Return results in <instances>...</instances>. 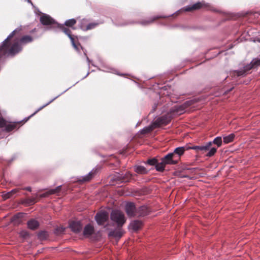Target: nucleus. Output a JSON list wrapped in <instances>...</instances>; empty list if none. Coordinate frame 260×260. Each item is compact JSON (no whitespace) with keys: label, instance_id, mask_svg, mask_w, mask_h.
<instances>
[{"label":"nucleus","instance_id":"4be33fe9","mask_svg":"<svg viewBox=\"0 0 260 260\" xmlns=\"http://www.w3.org/2000/svg\"><path fill=\"white\" fill-rule=\"evenodd\" d=\"M235 135L234 134H231L228 136H224L223 137V142L225 144H228L233 141L235 138Z\"/></svg>","mask_w":260,"mask_h":260},{"label":"nucleus","instance_id":"b1692460","mask_svg":"<svg viewBox=\"0 0 260 260\" xmlns=\"http://www.w3.org/2000/svg\"><path fill=\"white\" fill-rule=\"evenodd\" d=\"M109 235L116 238H120L122 235V232L120 230H113L110 232Z\"/></svg>","mask_w":260,"mask_h":260},{"label":"nucleus","instance_id":"6ab92c4d","mask_svg":"<svg viewBox=\"0 0 260 260\" xmlns=\"http://www.w3.org/2000/svg\"><path fill=\"white\" fill-rule=\"evenodd\" d=\"M39 225V223L38 221L35 219H31L27 222V226L29 229L31 230H35Z\"/></svg>","mask_w":260,"mask_h":260},{"label":"nucleus","instance_id":"5701e85b","mask_svg":"<svg viewBox=\"0 0 260 260\" xmlns=\"http://www.w3.org/2000/svg\"><path fill=\"white\" fill-rule=\"evenodd\" d=\"M167 16H156L149 20H145V21H142L141 22H140V23L142 25H149L150 24H151V23H152L155 19L158 18H165V17H166Z\"/></svg>","mask_w":260,"mask_h":260},{"label":"nucleus","instance_id":"20e7f679","mask_svg":"<svg viewBox=\"0 0 260 260\" xmlns=\"http://www.w3.org/2000/svg\"><path fill=\"white\" fill-rule=\"evenodd\" d=\"M57 26L58 27H59L62 30V31L66 35H67L69 37V38H70V39L71 41L73 46L77 51L79 52V47H81V49L83 51L84 54L86 58L87 61L88 62V63L89 64L90 60H89V58L87 57L85 51L83 50V48L80 45H79V46L78 45H77L75 43L74 39L73 37L72 36V35H71V31L70 29L66 27L63 25H59L58 24Z\"/></svg>","mask_w":260,"mask_h":260},{"label":"nucleus","instance_id":"a211bd4d","mask_svg":"<svg viewBox=\"0 0 260 260\" xmlns=\"http://www.w3.org/2000/svg\"><path fill=\"white\" fill-rule=\"evenodd\" d=\"M96 170L93 169L88 174L82 176V179H80V181L84 182L89 181L92 176L96 173Z\"/></svg>","mask_w":260,"mask_h":260},{"label":"nucleus","instance_id":"0eeeda50","mask_svg":"<svg viewBox=\"0 0 260 260\" xmlns=\"http://www.w3.org/2000/svg\"><path fill=\"white\" fill-rule=\"evenodd\" d=\"M108 214L105 211L98 212L95 216V219L99 225H103L108 220Z\"/></svg>","mask_w":260,"mask_h":260},{"label":"nucleus","instance_id":"cd10ccee","mask_svg":"<svg viewBox=\"0 0 260 260\" xmlns=\"http://www.w3.org/2000/svg\"><path fill=\"white\" fill-rule=\"evenodd\" d=\"M159 162H158L157 159L153 158L148 159L146 164L150 166H155V167L156 168V166L157 165H159Z\"/></svg>","mask_w":260,"mask_h":260},{"label":"nucleus","instance_id":"72a5a7b5","mask_svg":"<svg viewBox=\"0 0 260 260\" xmlns=\"http://www.w3.org/2000/svg\"><path fill=\"white\" fill-rule=\"evenodd\" d=\"M18 189H14L11 190L10 191L7 192L5 195H4V198L5 199H8L12 197V194L16 193L18 192Z\"/></svg>","mask_w":260,"mask_h":260},{"label":"nucleus","instance_id":"f03ea898","mask_svg":"<svg viewBox=\"0 0 260 260\" xmlns=\"http://www.w3.org/2000/svg\"><path fill=\"white\" fill-rule=\"evenodd\" d=\"M178 161V156H174L172 152L169 153L161 158V161L156 166V170L159 172H163L166 165H176Z\"/></svg>","mask_w":260,"mask_h":260},{"label":"nucleus","instance_id":"7c9ffc66","mask_svg":"<svg viewBox=\"0 0 260 260\" xmlns=\"http://www.w3.org/2000/svg\"><path fill=\"white\" fill-rule=\"evenodd\" d=\"M65 228L62 226H57L54 229V233L57 235H60L64 233Z\"/></svg>","mask_w":260,"mask_h":260},{"label":"nucleus","instance_id":"7ed1b4c3","mask_svg":"<svg viewBox=\"0 0 260 260\" xmlns=\"http://www.w3.org/2000/svg\"><path fill=\"white\" fill-rule=\"evenodd\" d=\"M111 220L116 223L118 227L122 226L126 219L123 212L118 210H113L110 215Z\"/></svg>","mask_w":260,"mask_h":260},{"label":"nucleus","instance_id":"c9c22d12","mask_svg":"<svg viewBox=\"0 0 260 260\" xmlns=\"http://www.w3.org/2000/svg\"><path fill=\"white\" fill-rule=\"evenodd\" d=\"M59 95H58L57 96H56L55 98H54V99H53L52 100H51L50 101H49L48 103H47V104H46L45 105H44V106H42L41 107H40L39 109H38L34 113H33L32 114H31L29 117L27 118V119L26 120V121H27L28 118L29 117H30L31 116H33L34 115H35L37 112H38L39 111H40L41 109H43V108H44L45 107H46V106H47L48 105H49L50 103H51L52 102H53L55 99H56L58 96H59Z\"/></svg>","mask_w":260,"mask_h":260},{"label":"nucleus","instance_id":"6e6552de","mask_svg":"<svg viewBox=\"0 0 260 260\" xmlns=\"http://www.w3.org/2000/svg\"><path fill=\"white\" fill-rule=\"evenodd\" d=\"M125 211L129 217L137 216V210L133 203H127L125 205Z\"/></svg>","mask_w":260,"mask_h":260},{"label":"nucleus","instance_id":"2eb2a0df","mask_svg":"<svg viewBox=\"0 0 260 260\" xmlns=\"http://www.w3.org/2000/svg\"><path fill=\"white\" fill-rule=\"evenodd\" d=\"M188 150V147L186 146L184 147H179L176 148L172 153L174 154V156H176L179 157V160L180 159V157L183 155L185 150Z\"/></svg>","mask_w":260,"mask_h":260},{"label":"nucleus","instance_id":"49530a36","mask_svg":"<svg viewBox=\"0 0 260 260\" xmlns=\"http://www.w3.org/2000/svg\"><path fill=\"white\" fill-rule=\"evenodd\" d=\"M35 30H36V28H34V29L32 30V32H34Z\"/></svg>","mask_w":260,"mask_h":260},{"label":"nucleus","instance_id":"f8f14e48","mask_svg":"<svg viewBox=\"0 0 260 260\" xmlns=\"http://www.w3.org/2000/svg\"><path fill=\"white\" fill-rule=\"evenodd\" d=\"M212 144L211 141L207 142L204 145L201 146H194L192 147H188V149H192L197 151H206L209 150L210 147Z\"/></svg>","mask_w":260,"mask_h":260},{"label":"nucleus","instance_id":"e433bc0d","mask_svg":"<svg viewBox=\"0 0 260 260\" xmlns=\"http://www.w3.org/2000/svg\"><path fill=\"white\" fill-rule=\"evenodd\" d=\"M217 148L215 147H212L209 150V151L207 153L206 156L208 157H211L215 154Z\"/></svg>","mask_w":260,"mask_h":260},{"label":"nucleus","instance_id":"412c9836","mask_svg":"<svg viewBox=\"0 0 260 260\" xmlns=\"http://www.w3.org/2000/svg\"><path fill=\"white\" fill-rule=\"evenodd\" d=\"M155 127H156L154 126L153 123L152 125L144 127L140 131V133L141 134L143 135L146 134L151 132Z\"/></svg>","mask_w":260,"mask_h":260},{"label":"nucleus","instance_id":"9b49d317","mask_svg":"<svg viewBox=\"0 0 260 260\" xmlns=\"http://www.w3.org/2000/svg\"><path fill=\"white\" fill-rule=\"evenodd\" d=\"M142 226V222L139 220L132 221L129 225V229L133 232L139 230Z\"/></svg>","mask_w":260,"mask_h":260},{"label":"nucleus","instance_id":"393cba45","mask_svg":"<svg viewBox=\"0 0 260 260\" xmlns=\"http://www.w3.org/2000/svg\"><path fill=\"white\" fill-rule=\"evenodd\" d=\"M33 40L32 38L30 36H23L20 40L21 44H26L32 42Z\"/></svg>","mask_w":260,"mask_h":260},{"label":"nucleus","instance_id":"bb28decb","mask_svg":"<svg viewBox=\"0 0 260 260\" xmlns=\"http://www.w3.org/2000/svg\"><path fill=\"white\" fill-rule=\"evenodd\" d=\"M88 20L86 19H83L81 20L80 23V27L81 29L83 30H87L86 27H87L88 25Z\"/></svg>","mask_w":260,"mask_h":260},{"label":"nucleus","instance_id":"c756f323","mask_svg":"<svg viewBox=\"0 0 260 260\" xmlns=\"http://www.w3.org/2000/svg\"><path fill=\"white\" fill-rule=\"evenodd\" d=\"M222 138L221 137H216L213 141L212 142V144H214L217 146L218 147L221 146L222 144Z\"/></svg>","mask_w":260,"mask_h":260},{"label":"nucleus","instance_id":"4468645a","mask_svg":"<svg viewBox=\"0 0 260 260\" xmlns=\"http://www.w3.org/2000/svg\"><path fill=\"white\" fill-rule=\"evenodd\" d=\"M70 227L72 231L75 233H79L82 230V224L79 221H73L70 224Z\"/></svg>","mask_w":260,"mask_h":260},{"label":"nucleus","instance_id":"a19ab883","mask_svg":"<svg viewBox=\"0 0 260 260\" xmlns=\"http://www.w3.org/2000/svg\"><path fill=\"white\" fill-rule=\"evenodd\" d=\"M24 190H27L28 191H31V188L29 186H28V187H24L23 188Z\"/></svg>","mask_w":260,"mask_h":260},{"label":"nucleus","instance_id":"2f4dec72","mask_svg":"<svg viewBox=\"0 0 260 260\" xmlns=\"http://www.w3.org/2000/svg\"><path fill=\"white\" fill-rule=\"evenodd\" d=\"M48 236V233L46 231H41L38 234V238L41 240H44L47 238Z\"/></svg>","mask_w":260,"mask_h":260},{"label":"nucleus","instance_id":"a18cd8bd","mask_svg":"<svg viewBox=\"0 0 260 260\" xmlns=\"http://www.w3.org/2000/svg\"><path fill=\"white\" fill-rule=\"evenodd\" d=\"M257 41L258 42H260V38H258V39H257Z\"/></svg>","mask_w":260,"mask_h":260},{"label":"nucleus","instance_id":"4c0bfd02","mask_svg":"<svg viewBox=\"0 0 260 260\" xmlns=\"http://www.w3.org/2000/svg\"><path fill=\"white\" fill-rule=\"evenodd\" d=\"M98 25V23H95V22L90 23L88 24L87 27H86V28L87 30H89V29H93L94 27H95Z\"/></svg>","mask_w":260,"mask_h":260},{"label":"nucleus","instance_id":"dca6fc26","mask_svg":"<svg viewBox=\"0 0 260 260\" xmlns=\"http://www.w3.org/2000/svg\"><path fill=\"white\" fill-rule=\"evenodd\" d=\"M94 227L91 224H87L84 229L83 235L85 237H89L94 232Z\"/></svg>","mask_w":260,"mask_h":260},{"label":"nucleus","instance_id":"1a4fd4ad","mask_svg":"<svg viewBox=\"0 0 260 260\" xmlns=\"http://www.w3.org/2000/svg\"><path fill=\"white\" fill-rule=\"evenodd\" d=\"M0 127H5L6 131L10 132L16 127L15 122L8 123L4 118L0 117Z\"/></svg>","mask_w":260,"mask_h":260},{"label":"nucleus","instance_id":"f257e3e1","mask_svg":"<svg viewBox=\"0 0 260 260\" xmlns=\"http://www.w3.org/2000/svg\"><path fill=\"white\" fill-rule=\"evenodd\" d=\"M21 30V28L15 29L3 42L2 46H0V60L7 56H13L21 51L22 47L18 42H15L11 46L9 42L14 35Z\"/></svg>","mask_w":260,"mask_h":260},{"label":"nucleus","instance_id":"f3484780","mask_svg":"<svg viewBox=\"0 0 260 260\" xmlns=\"http://www.w3.org/2000/svg\"><path fill=\"white\" fill-rule=\"evenodd\" d=\"M149 209L147 206H142L137 210L138 216H145L148 214Z\"/></svg>","mask_w":260,"mask_h":260},{"label":"nucleus","instance_id":"39448f33","mask_svg":"<svg viewBox=\"0 0 260 260\" xmlns=\"http://www.w3.org/2000/svg\"><path fill=\"white\" fill-rule=\"evenodd\" d=\"M260 65V59H253L251 61V62L245 67H244L243 69L240 70L239 71H236L234 72V75H236L238 77L239 76H244L246 75L248 72L253 68H254L255 66Z\"/></svg>","mask_w":260,"mask_h":260},{"label":"nucleus","instance_id":"a878e982","mask_svg":"<svg viewBox=\"0 0 260 260\" xmlns=\"http://www.w3.org/2000/svg\"><path fill=\"white\" fill-rule=\"evenodd\" d=\"M135 171L140 174H146L147 173V169L142 166H136L135 167Z\"/></svg>","mask_w":260,"mask_h":260},{"label":"nucleus","instance_id":"ea45409f","mask_svg":"<svg viewBox=\"0 0 260 260\" xmlns=\"http://www.w3.org/2000/svg\"><path fill=\"white\" fill-rule=\"evenodd\" d=\"M181 108V107H177L176 106H174L171 110V112H175L178 113L179 111V109Z\"/></svg>","mask_w":260,"mask_h":260},{"label":"nucleus","instance_id":"58836bf2","mask_svg":"<svg viewBox=\"0 0 260 260\" xmlns=\"http://www.w3.org/2000/svg\"><path fill=\"white\" fill-rule=\"evenodd\" d=\"M20 236L22 238H25L28 236V233L25 231H22L19 233Z\"/></svg>","mask_w":260,"mask_h":260},{"label":"nucleus","instance_id":"37998d69","mask_svg":"<svg viewBox=\"0 0 260 260\" xmlns=\"http://www.w3.org/2000/svg\"><path fill=\"white\" fill-rule=\"evenodd\" d=\"M19 216H20V214H17V215H15V216H14V217H13V220H14V219H16V218H18V217H19Z\"/></svg>","mask_w":260,"mask_h":260},{"label":"nucleus","instance_id":"423d86ee","mask_svg":"<svg viewBox=\"0 0 260 260\" xmlns=\"http://www.w3.org/2000/svg\"><path fill=\"white\" fill-rule=\"evenodd\" d=\"M172 115L170 114L164 115L158 117L154 122V126L158 127L161 125H166L168 124L171 120Z\"/></svg>","mask_w":260,"mask_h":260},{"label":"nucleus","instance_id":"c85d7f7f","mask_svg":"<svg viewBox=\"0 0 260 260\" xmlns=\"http://www.w3.org/2000/svg\"><path fill=\"white\" fill-rule=\"evenodd\" d=\"M76 23V20L75 19H70L67 20L64 22V25L67 26L72 27Z\"/></svg>","mask_w":260,"mask_h":260},{"label":"nucleus","instance_id":"c03bdc74","mask_svg":"<svg viewBox=\"0 0 260 260\" xmlns=\"http://www.w3.org/2000/svg\"><path fill=\"white\" fill-rule=\"evenodd\" d=\"M26 1L28 2V3L31 4V5H32V3H31L30 0H26Z\"/></svg>","mask_w":260,"mask_h":260},{"label":"nucleus","instance_id":"aec40b11","mask_svg":"<svg viewBox=\"0 0 260 260\" xmlns=\"http://www.w3.org/2000/svg\"><path fill=\"white\" fill-rule=\"evenodd\" d=\"M60 187H61V185H59L54 189H50L47 192L42 194L41 197H46L48 196V195L55 194L59 191Z\"/></svg>","mask_w":260,"mask_h":260},{"label":"nucleus","instance_id":"ddd939ff","mask_svg":"<svg viewBox=\"0 0 260 260\" xmlns=\"http://www.w3.org/2000/svg\"><path fill=\"white\" fill-rule=\"evenodd\" d=\"M206 6V5L205 2H204V1L201 2H198V3L193 4L191 6H187L185 7L184 8V10L185 11H190L192 10L199 9H200L203 7H205Z\"/></svg>","mask_w":260,"mask_h":260},{"label":"nucleus","instance_id":"f704fd0d","mask_svg":"<svg viewBox=\"0 0 260 260\" xmlns=\"http://www.w3.org/2000/svg\"><path fill=\"white\" fill-rule=\"evenodd\" d=\"M18 189H14L11 190L10 191L7 192L5 195H4V198L5 199H8L12 197V194L16 193L18 192Z\"/></svg>","mask_w":260,"mask_h":260},{"label":"nucleus","instance_id":"79ce46f5","mask_svg":"<svg viewBox=\"0 0 260 260\" xmlns=\"http://www.w3.org/2000/svg\"><path fill=\"white\" fill-rule=\"evenodd\" d=\"M131 23L129 22V23H119V24H117V25H120V26H123V25H126V24H131Z\"/></svg>","mask_w":260,"mask_h":260},{"label":"nucleus","instance_id":"473e14b6","mask_svg":"<svg viewBox=\"0 0 260 260\" xmlns=\"http://www.w3.org/2000/svg\"><path fill=\"white\" fill-rule=\"evenodd\" d=\"M36 202V198L32 197L30 198H28L26 199L24 203L28 205H31L34 204Z\"/></svg>","mask_w":260,"mask_h":260},{"label":"nucleus","instance_id":"9d476101","mask_svg":"<svg viewBox=\"0 0 260 260\" xmlns=\"http://www.w3.org/2000/svg\"><path fill=\"white\" fill-rule=\"evenodd\" d=\"M40 22L44 25H49L55 23L54 20L47 14H43L40 17Z\"/></svg>","mask_w":260,"mask_h":260}]
</instances>
